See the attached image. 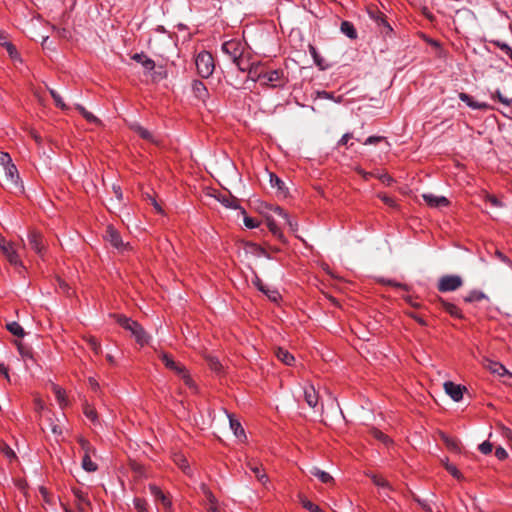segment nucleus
<instances>
[{"label":"nucleus","mask_w":512,"mask_h":512,"mask_svg":"<svg viewBox=\"0 0 512 512\" xmlns=\"http://www.w3.org/2000/svg\"><path fill=\"white\" fill-rule=\"evenodd\" d=\"M114 318L116 322L125 330L129 331L134 336L136 342L141 346L145 345L149 341V336L145 332L144 328L131 318L126 317L122 314H115Z\"/></svg>","instance_id":"f257e3e1"},{"label":"nucleus","mask_w":512,"mask_h":512,"mask_svg":"<svg viewBox=\"0 0 512 512\" xmlns=\"http://www.w3.org/2000/svg\"><path fill=\"white\" fill-rule=\"evenodd\" d=\"M159 358L161 359L165 367L173 371L178 376H180L184 380L186 385H188L189 387L193 386V381L184 365H182L180 362L175 361L172 358V356L166 352H160Z\"/></svg>","instance_id":"f03ea898"},{"label":"nucleus","mask_w":512,"mask_h":512,"mask_svg":"<svg viewBox=\"0 0 512 512\" xmlns=\"http://www.w3.org/2000/svg\"><path fill=\"white\" fill-rule=\"evenodd\" d=\"M78 443L83 452L81 463L82 468L87 472H95L98 469L97 464L92 461V456L96 454L95 448L82 436L78 437Z\"/></svg>","instance_id":"7ed1b4c3"},{"label":"nucleus","mask_w":512,"mask_h":512,"mask_svg":"<svg viewBox=\"0 0 512 512\" xmlns=\"http://www.w3.org/2000/svg\"><path fill=\"white\" fill-rule=\"evenodd\" d=\"M195 64L197 72L202 78H208L214 72V59L212 54L207 51H202L197 55Z\"/></svg>","instance_id":"20e7f679"},{"label":"nucleus","mask_w":512,"mask_h":512,"mask_svg":"<svg viewBox=\"0 0 512 512\" xmlns=\"http://www.w3.org/2000/svg\"><path fill=\"white\" fill-rule=\"evenodd\" d=\"M261 85L268 86L271 88H281L284 87L288 82V78L285 75L284 71L281 69L267 70L265 69V73L262 76Z\"/></svg>","instance_id":"39448f33"},{"label":"nucleus","mask_w":512,"mask_h":512,"mask_svg":"<svg viewBox=\"0 0 512 512\" xmlns=\"http://www.w3.org/2000/svg\"><path fill=\"white\" fill-rule=\"evenodd\" d=\"M0 250L12 266L16 268H24L21 257L13 242L6 239H0Z\"/></svg>","instance_id":"423d86ee"},{"label":"nucleus","mask_w":512,"mask_h":512,"mask_svg":"<svg viewBox=\"0 0 512 512\" xmlns=\"http://www.w3.org/2000/svg\"><path fill=\"white\" fill-rule=\"evenodd\" d=\"M463 285V279L459 275H444L442 276L437 284L439 292H452L459 289Z\"/></svg>","instance_id":"0eeeda50"},{"label":"nucleus","mask_w":512,"mask_h":512,"mask_svg":"<svg viewBox=\"0 0 512 512\" xmlns=\"http://www.w3.org/2000/svg\"><path fill=\"white\" fill-rule=\"evenodd\" d=\"M105 239L119 252H125L130 250L129 243H125L122 240L120 233L112 226L108 225L105 232Z\"/></svg>","instance_id":"6e6552de"},{"label":"nucleus","mask_w":512,"mask_h":512,"mask_svg":"<svg viewBox=\"0 0 512 512\" xmlns=\"http://www.w3.org/2000/svg\"><path fill=\"white\" fill-rule=\"evenodd\" d=\"M222 51L234 62L243 55L244 45L241 41L232 39L222 44Z\"/></svg>","instance_id":"1a4fd4ad"},{"label":"nucleus","mask_w":512,"mask_h":512,"mask_svg":"<svg viewBox=\"0 0 512 512\" xmlns=\"http://www.w3.org/2000/svg\"><path fill=\"white\" fill-rule=\"evenodd\" d=\"M28 241L31 248L37 253L40 257H43L46 252V242L42 234L36 230H32L29 232Z\"/></svg>","instance_id":"9d476101"},{"label":"nucleus","mask_w":512,"mask_h":512,"mask_svg":"<svg viewBox=\"0 0 512 512\" xmlns=\"http://www.w3.org/2000/svg\"><path fill=\"white\" fill-rule=\"evenodd\" d=\"M5 171V182L9 187H18L20 182L19 172L10 158L9 164L2 166Z\"/></svg>","instance_id":"9b49d317"},{"label":"nucleus","mask_w":512,"mask_h":512,"mask_svg":"<svg viewBox=\"0 0 512 512\" xmlns=\"http://www.w3.org/2000/svg\"><path fill=\"white\" fill-rule=\"evenodd\" d=\"M142 66L146 71H149V72L153 71L151 76H152V80L155 82H159V81L167 78V72L163 69V67H159L158 70H155L156 64H155L154 60H152L149 57L147 59H144V61L142 62Z\"/></svg>","instance_id":"f8f14e48"},{"label":"nucleus","mask_w":512,"mask_h":512,"mask_svg":"<svg viewBox=\"0 0 512 512\" xmlns=\"http://www.w3.org/2000/svg\"><path fill=\"white\" fill-rule=\"evenodd\" d=\"M445 392L455 401L459 402L463 398V392L466 390V387L461 386L459 384H455L452 381H446L443 384Z\"/></svg>","instance_id":"ddd939ff"},{"label":"nucleus","mask_w":512,"mask_h":512,"mask_svg":"<svg viewBox=\"0 0 512 512\" xmlns=\"http://www.w3.org/2000/svg\"><path fill=\"white\" fill-rule=\"evenodd\" d=\"M423 200L432 208L446 207L449 205V200L444 196H436L432 193L422 194Z\"/></svg>","instance_id":"4468645a"},{"label":"nucleus","mask_w":512,"mask_h":512,"mask_svg":"<svg viewBox=\"0 0 512 512\" xmlns=\"http://www.w3.org/2000/svg\"><path fill=\"white\" fill-rule=\"evenodd\" d=\"M72 492L75 497V505H76L78 511L79 512H87L88 508L90 506V502L87 498V494L77 488H73Z\"/></svg>","instance_id":"2eb2a0df"},{"label":"nucleus","mask_w":512,"mask_h":512,"mask_svg":"<svg viewBox=\"0 0 512 512\" xmlns=\"http://www.w3.org/2000/svg\"><path fill=\"white\" fill-rule=\"evenodd\" d=\"M149 490L155 500L161 502L165 509H170L172 507V503L168 496L157 485L150 484Z\"/></svg>","instance_id":"dca6fc26"},{"label":"nucleus","mask_w":512,"mask_h":512,"mask_svg":"<svg viewBox=\"0 0 512 512\" xmlns=\"http://www.w3.org/2000/svg\"><path fill=\"white\" fill-rule=\"evenodd\" d=\"M265 66L261 62H252L251 66H249V69L247 71L248 78L252 81H262V76L265 73Z\"/></svg>","instance_id":"f3484780"},{"label":"nucleus","mask_w":512,"mask_h":512,"mask_svg":"<svg viewBox=\"0 0 512 512\" xmlns=\"http://www.w3.org/2000/svg\"><path fill=\"white\" fill-rule=\"evenodd\" d=\"M131 129L136 132L142 139L151 142L155 145H160V140L154 136L152 132H150L148 129L142 127L139 124H133L131 125Z\"/></svg>","instance_id":"a211bd4d"},{"label":"nucleus","mask_w":512,"mask_h":512,"mask_svg":"<svg viewBox=\"0 0 512 512\" xmlns=\"http://www.w3.org/2000/svg\"><path fill=\"white\" fill-rule=\"evenodd\" d=\"M248 468L251 470V472L254 473L256 478L263 484L266 485L269 481V478L267 474L265 473L262 464L256 462V461H249L247 463Z\"/></svg>","instance_id":"6ab92c4d"},{"label":"nucleus","mask_w":512,"mask_h":512,"mask_svg":"<svg viewBox=\"0 0 512 512\" xmlns=\"http://www.w3.org/2000/svg\"><path fill=\"white\" fill-rule=\"evenodd\" d=\"M483 365L491 373L496 374L498 376H504L506 374H509L508 370L501 363L493 361L491 359H485Z\"/></svg>","instance_id":"aec40b11"},{"label":"nucleus","mask_w":512,"mask_h":512,"mask_svg":"<svg viewBox=\"0 0 512 512\" xmlns=\"http://www.w3.org/2000/svg\"><path fill=\"white\" fill-rule=\"evenodd\" d=\"M216 199L226 208L239 209L242 207L239 205V200L231 194H218Z\"/></svg>","instance_id":"412c9836"},{"label":"nucleus","mask_w":512,"mask_h":512,"mask_svg":"<svg viewBox=\"0 0 512 512\" xmlns=\"http://www.w3.org/2000/svg\"><path fill=\"white\" fill-rule=\"evenodd\" d=\"M192 91L196 98L205 102L208 98V89L204 85V83L200 80H194L192 83Z\"/></svg>","instance_id":"4be33fe9"},{"label":"nucleus","mask_w":512,"mask_h":512,"mask_svg":"<svg viewBox=\"0 0 512 512\" xmlns=\"http://www.w3.org/2000/svg\"><path fill=\"white\" fill-rule=\"evenodd\" d=\"M438 302L441 305V307L447 313H449L452 317L458 318V319H462L464 317L460 308H458L455 304L450 303V302L444 300L443 298H439Z\"/></svg>","instance_id":"5701e85b"},{"label":"nucleus","mask_w":512,"mask_h":512,"mask_svg":"<svg viewBox=\"0 0 512 512\" xmlns=\"http://www.w3.org/2000/svg\"><path fill=\"white\" fill-rule=\"evenodd\" d=\"M459 99L466 103L472 109L487 110L490 108V106L487 103L474 101L471 96L464 92H461L459 94Z\"/></svg>","instance_id":"b1692460"},{"label":"nucleus","mask_w":512,"mask_h":512,"mask_svg":"<svg viewBox=\"0 0 512 512\" xmlns=\"http://www.w3.org/2000/svg\"><path fill=\"white\" fill-rule=\"evenodd\" d=\"M304 398L310 407L315 408L317 406L319 397L313 385H307L304 388Z\"/></svg>","instance_id":"393cba45"},{"label":"nucleus","mask_w":512,"mask_h":512,"mask_svg":"<svg viewBox=\"0 0 512 512\" xmlns=\"http://www.w3.org/2000/svg\"><path fill=\"white\" fill-rule=\"evenodd\" d=\"M269 178L271 186L276 188L277 193L282 197H286L288 192L284 182L276 174L273 173L269 174Z\"/></svg>","instance_id":"a878e982"},{"label":"nucleus","mask_w":512,"mask_h":512,"mask_svg":"<svg viewBox=\"0 0 512 512\" xmlns=\"http://www.w3.org/2000/svg\"><path fill=\"white\" fill-rule=\"evenodd\" d=\"M275 355L281 362L288 366L292 365L295 361L294 356L288 350L281 347L276 349Z\"/></svg>","instance_id":"bb28decb"},{"label":"nucleus","mask_w":512,"mask_h":512,"mask_svg":"<svg viewBox=\"0 0 512 512\" xmlns=\"http://www.w3.org/2000/svg\"><path fill=\"white\" fill-rule=\"evenodd\" d=\"M228 417H229L230 428L234 432V435L237 438H244L245 439L246 435H245L243 427L241 426V423L237 419H234L232 417V415H230V414H228Z\"/></svg>","instance_id":"cd10ccee"},{"label":"nucleus","mask_w":512,"mask_h":512,"mask_svg":"<svg viewBox=\"0 0 512 512\" xmlns=\"http://www.w3.org/2000/svg\"><path fill=\"white\" fill-rule=\"evenodd\" d=\"M440 437L449 450L454 452H460V442L458 439L449 437L444 433H441Z\"/></svg>","instance_id":"c85d7f7f"},{"label":"nucleus","mask_w":512,"mask_h":512,"mask_svg":"<svg viewBox=\"0 0 512 512\" xmlns=\"http://www.w3.org/2000/svg\"><path fill=\"white\" fill-rule=\"evenodd\" d=\"M309 472L311 475L317 477L322 483L327 484L333 482V477L329 473L322 471L317 467H312Z\"/></svg>","instance_id":"c756f323"},{"label":"nucleus","mask_w":512,"mask_h":512,"mask_svg":"<svg viewBox=\"0 0 512 512\" xmlns=\"http://www.w3.org/2000/svg\"><path fill=\"white\" fill-rule=\"evenodd\" d=\"M341 32L345 34L350 39H356L357 38V32L354 27V25L349 21H343L341 23Z\"/></svg>","instance_id":"7c9ffc66"},{"label":"nucleus","mask_w":512,"mask_h":512,"mask_svg":"<svg viewBox=\"0 0 512 512\" xmlns=\"http://www.w3.org/2000/svg\"><path fill=\"white\" fill-rule=\"evenodd\" d=\"M484 299H487V296L482 292V291H478V290H472L470 291L464 298L463 300L466 302V303H472V302H477V301H481V300H484Z\"/></svg>","instance_id":"2f4dec72"},{"label":"nucleus","mask_w":512,"mask_h":512,"mask_svg":"<svg viewBox=\"0 0 512 512\" xmlns=\"http://www.w3.org/2000/svg\"><path fill=\"white\" fill-rule=\"evenodd\" d=\"M266 222H267V226H268L270 232L278 239H282L283 233H282L280 227L275 222V220L271 216H267Z\"/></svg>","instance_id":"473e14b6"},{"label":"nucleus","mask_w":512,"mask_h":512,"mask_svg":"<svg viewBox=\"0 0 512 512\" xmlns=\"http://www.w3.org/2000/svg\"><path fill=\"white\" fill-rule=\"evenodd\" d=\"M205 360L209 366V368L214 372H220L222 369V364L220 363L219 359L216 356H213L211 354H206Z\"/></svg>","instance_id":"72a5a7b5"},{"label":"nucleus","mask_w":512,"mask_h":512,"mask_svg":"<svg viewBox=\"0 0 512 512\" xmlns=\"http://www.w3.org/2000/svg\"><path fill=\"white\" fill-rule=\"evenodd\" d=\"M53 392L55 397L59 403V405L63 408L68 405V401L66 399L65 391L57 385H53Z\"/></svg>","instance_id":"f704fd0d"},{"label":"nucleus","mask_w":512,"mask_h":512,"mask_svg":"<svg viewBox=\"0 0 512 512\" xmlns=\"http://www.w3.org/2000/svg\"><path fill=\"white\" fill-rule=\"evenodd\" d=\"M7 330L17 337H24L25 332L22 326L18 322H10L6 325Z\"/></svg>","instance_id":"c9c22d12"},{"label":"nucleus","mask_w":512,"mask_h":512,"mask_svg":"<svg viewBox=\"0 0 512 512\" xmlns=\"http://www.w3.org/2000/svg\"><path fill=\"white\" fill-rule=\"evenodd\" d=\"M76 109L83 115V117L90 123L100 124V120L92 113L87 111L83 106L77 105Z\"/></svg>","instance_id":"e433bc0d"},{"label":"nucleus","mask_w":512,"mask_h":512,"mask_svg":"<svg viewBox=\"0 0 512 512\" xmlns=\"http://www.w3.org/2000/svg\"><path fill=\"white\" fill-rule=\"evenodd\" d=\"M85 341L88 343L90 348L94 351L95 354H100L102 352L101 344L94 336H86L84 337Z\"/></svg>","instance_id":"4c0bfd02"},{"label":"nucleus","mask_w":512,"mask_h":512,"mask_svg":"<svg viewBox=\"0 0 512 512\" xmlns=\"http://www.w3.org/2000/svg\"><path fill=\"white\" fill-rule=\"evenodd\" d=\"M270 210L277 216L281 217L290 227L293 226L288 214L280 206H271Z\"/></svg>","instance_id":"58836bf2"},{"label":"nucleus","mask_w":512,"mask_h":512,"mask_svg":"<svg viewBox=\"0 0 512 512\" xmlns=\"http://www.w3.org/2000/svg\"><path fill=\"white\" fill-rule=\"evenodd\" d=\"M369 13L370 18H372L378 25H384L385 27L391 30V27L389 26L385 19V15L378 13L376 11H370Z\"/></svg>","instance_id":"ea45409f"},{"label":"nucleus","mask_w":512,"mask_h":512,"mask_svg":"<svg viewBox=\"0 0 512 512\" xmlns=\"http://www.w3.org/2000/svg\"><path fill=\"white\" fill-rule=\"evenodd\" d=\"M0 451L9 459H16V454L13 449L4 441H0Z\"/></svg>","instance_id":"a19ab883"},{"label":"nucleus","mask_w":512,"mask_h":512,"mask_svg":"<svg viewBox=\"0 0 512 512\" xmlns=\"http://www.w3.org/2000/svg\"><path fill=\"white\" fill-rule=\"evenodd\" d=\"M233 63L236 64L238 69L242 72H247L249 69V66H251L252 62H250L248 59L244 57V55L240 56L236 61Z\"/></svg>","instance_id":"79ce46f5"},{"label":"nucleus","mask_w":512,"mask_h":512,"mask_svg":"<svg viewBox=\"0 0 512 512\" xmlns=\"http://www.w3.org/2000/svg\"><path fill=\"white\" fill-rule=\"evenodd\" d=\"M300 502L302 506L310 512H323L318 505L312 503L310 500L304 497L300 498Z\"/></svg>","instance_id":"37998d69"},{"label":"nucleus","mask_w":512,"mask_h":512,"mask_svg":"<svg viewBox=\"0 0 512 512\" xmlns=\"http://www.w3.org/2000/svg\"><path fill=\"white\" fill-rule=\"evenodd\" d=\"M84 414L93 423L97 422L98 416H97L96 409L93 406L86 404L84 406Z\"/></svg>","instance_id":"c03bdc74"},{"label":"nucleus","mask_w":512,"mask_h":512,"mask_svg":"<svg viewBox=\"0 0 512 512\" xmlns=\"http://www.w3.org/2000/svg\"><path fill=\"white\" fill-rule=\"evenodd\" d=\"M241 214L244 215V225L247 228L253 229L259 226V221H257L255 218L247 216L245 209H241Z\"/></svg>","instance_id":"a18cd8bd"},{"label":"nucleus","mask_w":512,"mask_h":512,"mask_svg":"<svg viewBox=\"0 0 512 512\" xmlns=\"http://www.w3.org/2000/svg\"><path fill=\"white\" fill-rule=\"evenodd\" d=\"M371 434H372V436H373L375 439H377V440H379V441L383 442V443H384V444H386V445H387V444H389V443L391 442L390 438H389L387 435H385L382 431H380V430H378V429H376V428H373V429L371 430Z\"/></svg>","instance_id":"49530a36"},{"label":"nucleus","mask_w":512,"mask_h":512,"mask_svg":"<svg viewBox=\"0 0 512 512\" xmlns=\"http://www.w3.org/2000/svg\"><path fill=\"white\" fill-rule=\"evenodd\" d=\"M49 92L57 107L62 110L67 109V105L64 103L62 97L54 89H49Z\"/></svg>","instance_id":"de8ad7c7"},{"label":"nucleus","mask_w":512,"mask_h":512,"mask_svg":"<svg viewBox=\"0 0 512 512\" xmlns=\"http://www.w3.org/2000/svg\"><path fill=\"white\" fill-rule=\"evenodd\" d=\"M174 462L185 472L187 473V469L189 468L188 462L186 458L181 454H176L174 456Z\"/></svg>","instance_id":"09e8293b"},{"label":"nucleus","mask_w":512,"mask_h":512,"mask_svg":"<svg viewBox=\"0 0 512 512\" xmlns=\"http://www.w3.org/2000/svg\"><path fill=\"white\" fill-rule=\"evenodd\" d=\"M133 504L137 512H148L147 502L142 498H134Z\"/></svg>","instance_id":"8fccbe9b"},{"label":"nucleus","mask_w":512,"mask_h":512,"mask_svg":"<svg viewBox=\"0 0 512 512\" xmlns=\"http://www.w3.org/2000/svg\"><path fill=\"white\" fill-rule=\"evenodd\" d=\"M201 490H202L204 496L206 497L209 505L217 504V500H216L215 496L213 495V493L210 491V489L205 484L201 485Z\"/></svg>","instance_id":"3c124183"},{"label":"nucleus","mask_w":512,"mask_h":512,"mask_svg":"<svg viewBox=\"0 0 512 512\" xmlns=\"http://www.w3.org/2000/svg\"><path fill=\"white\" fill-rule=\"evenodd\" d=\"M445 469L456 479L462 480L463 475L462 473L457 469V467L451 463L445 464Z\"/></svg>","instance_id":"603ef678"},{"label":"nucleus","mask_w":512,"mask_h":512,"mask_svg":"<svg viewBox=\"0 0 512 512\" xmlns=\"http://www.w3.org/2000/svg\"><path fill=\"white\" fill-rule=\"evenodd\" d=\"M378 197L389 207L391 208H397V203L395 201V199H393L392 197L386 195V194H383V193H379L378 194Z\"/></svg>","instance_id":"864d4df0"},{"label":"nucleus","mask_w":512,"mask_h":512,"mask_svg":"<svg viewBox=\"0 0 512 512\" xmlns=\"http://www.w3.org/2000/svg\"><path fill=\"white\" fill-rule=\"evenodd\" d=\"M491 97H492L493 99H498V101H500L502 104L507 105V106L511 105V102H512V100H511V99H508L507 97H504V96L502 95V93L500 92V90H496V91L491 95Z\"/></svg>","instance_id":"5fc2aeb1"},{"label":"nucleus","mask_w":512,"mask_h":512,"mask_svg":"<svg viewBox=\"0 0 512 512\" xmlns=\"http://www.w3.org/2000/svg\"><path fill=\"white\" fill-rule=\"evenodd\" d=\"M499 429L502 437L505 438L510 445H512V430L503 425H500Z\"/></svg>","instance_id":"6e6d98bb"},{"label":"nucleus","mask_w":512,"mask_h":512,"mask_svg":"<svg viewBox=\"0 0 512 512\" xmlns=\"http://www.w3.org/2000/svg\"><path fill=\"white\" fill-rule=\"evenodd\" d=\"M492 449H493V444L489 441H484L483 443H481L479 445V450L482 454H490L492 452Z\"/></svg>","instance_id":"4d7b16f0"},{"label":"nucleus","mask_w":512,"mask_h":512,"mask_svg":"<svg viewBox=\"0 0 512 512\" xmlns=\"http://www.w3.org/2000/svg\"><path fill=\"white\" fill-rule=\"evenodd\" d=\"M265 295L271 300L272 302H278L281 298L280 293L275 289H268Z\"/></svg>","instance_id":"13d9d810"},{"label":"nucleus","mask_w":512,"mask_h":512,"mask_svg":"<svg viewBox=\"0 0 512 512\" xmlns=\"http://www.w3.org/2000/svg\"><path fill=\"white\" fill-rule=\"evenodd\" d=\"M371 478L375 485H377L379 487H389V483L383 477L378 476V475H372Z\"/></svg>","instance_id":"bf43d9fd"},{"label":"nucleus","mask_w":512,"mask_h":512,"mask_svg":"<svg viewBox=\"0 0 512 512\" xmlns=\"http://www.w3.org/2000/svg\"><path fill=\"white\" fill-rule=\"evenodd\" d=\"M88 385H89L90 389L92 391H94L95 393H99L101 390L99 382L94 377L88 378Z\"/></svg>","instance_id":"052dcab7"},{"label":"nucleus","mask_w":512,"mask_h":512,"mask_svg":"<svg viewBox=\"0 0 512 512\" xmlns=\"http://www.w3.org/2000/svg\"><path fill=\"white\" fill-rule=\"evenodd\" d=\"M495 44L497 45V47H499L506 55L512 57V48L504 43V42H495Z\"/></svg>","instance_id":"680f3d73"},{"label":"nucleus","mask_w":512,"mask_h":512,"mask_svg":"<svg viewBox=\"0 0 512 512\" xmlns=\"http://www.w3.org/2000/svg\"><path fill=\"white\" fill-rule=\"evenodd\" d=\"M384 140L382 136H370L364 141V145H375Z\"/></svg>","instance_id":"e2e57ef3"},{"label":"nucleus","mask_w":512,"mask_h":512,"mask_svg":"<svg viewBox=\"0 0 512 512\" xmlns=\"http://www.w3.org/2000/svg\"><path fill=\"white\" fill-rule=\"evenodd\" d=\"M309 52L311 54V56L313 57L315 63L318 65V66H321V61L322 59L320 58L316 48L312 45L309 46Z\"/></svg>","instance_id":"0e129e2a"},{"label":"nucleus","mask_w":512,"mask_h":512,"mask_svg":"<svg viewBox=\"0 0 512 512\" xmlns=\"http://www.w3.org/2000/svg\"><path fill=\"white\" fill-rule=\"evenodd\" d=\"M495 456L499 460H505L508 457V453L503 447H497L495 450Z\"/></svg>","instance_id":"69168bd1"},{"label":"nucleus","mask_w":512,"mask_h":512,"mask_svg":"<svg viewBox=\"0 0 512 512\" xmlns=\"http://www.w3.org/2000/svg\"><path fill=\"white\" fill-rule=\"evenodd\" d=\"M2 46L6 47L8 53L11 57H14V55L17 54L16 48L12 43L4 42V43H2Z\"/></svg>","instance_id":"338daca9"},{"label":"nucleus","mask_w":512,"mask_h":512,"mask_svg":"<svg viewBox=\"0 0 512 512\" xmlns=\"http://www.w3.org/2000/svg\"><path fill=\"white\" fill-rule=\"evenodd\" d=\"M378 178L387 186L392 185L394 182V179L388 174H381L378 176Z\"/></svg>","instance_id":"774afa93"}]
</instances>
